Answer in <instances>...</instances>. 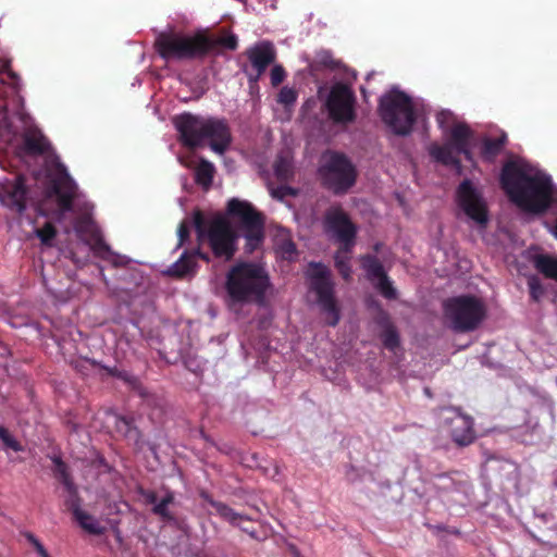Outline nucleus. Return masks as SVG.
<instances>
[{"mask_svg": "<svg viewBox=\"0 0 557 557\" xmlns=\"http://www.w3.org/2000/svg\"><path fill=\"white\" fill-rule=\"evenodd\" d=\"M500 184L510 200L525 212L544 213L553 202L554 186L550 176L544 173L529 175L515 162H507L503 166Z\"/></svg>", "mask_w": 557, "mask_h": 557, "instance_id": "1", "label": "nucleus"}, {"mask_svg": "<svg viewBox=\"0 0 557 557\" xmlns=\"http://www.w3.org/2000/svg\"><path fill=\"white\" fill-rule=\"evenodd\" d=\"M154 46L159 55L166 61L201 60L210 53L218 52L219 48L236 50L238 38L235 34L214 37L202 30L188 35L169 29L157 35Z\"/></svg>", "mask_w": 557, "mask_h": 557, "instance_id": "2", "label": "nucleus"}, {"mask_svg": "<svg viewBox=\"0 0 557 557\" xmlns=\"http://www.w3.org/2000/svg\"><path fill=\"white\" fill-rule=\"evenodd\" d=\"M270 287V276L262 265L239 262L226 273L224 301L228 310L239 314L245 306H263Z\"/></svg>", "mask_w": 557, "mask_h": 557, "instance_id": "3", "label": "nucleus"}, {"mask_svg": "<svg viewBox=\"0 0 557 557\" xmlns=\"http://www.w3.org/2000/svg\"><path fill=\"white\" fill-rule=\"evenodd\" d=\"M173 125L178 133L180 141L190 149L210 139L211 149L222 154L232 141L231 131L225 120L184 112L173 117Z\"/></svg>", "mask_w": 557, "mask_h": 557, "instance_id": "4", "label": "nucleus"}, {"mask_svg": "<svg viewBox=\"0 0 557 557\" xmlns=\"http://www.w3.org/2000/svg\"><path fill=\"white\" fill-rule=\"evenodd\" d=\"M193 225L199 244L208 242L216 258L232 259L236 250L237 235L223 218L215 216L208 221L200 210H196Z\"/></svg>", "mask_w": 557, "mask_h": 557, "instance_id": "5", "label": "nucleus"}, {"mask_svg": "<svg viewBox=\"0 0 557 557\" xmlns=\"http://www.w3.org/2000/svg\"><path fill=\"white\" fill-rule=\"evenodd\" d=\"M446 324L455 332L467 333L476 330L486 317L484 302L471 295L450 297L443 304Z\"/></svg>", "mask_w": 557, "mask_h": 557, "instance_id": "6", "label": "nucleus"}, {"mask_svg": "<svg viewBox=\"0 0 557 557\" xmlns=\"http://www.w3.org/2000/svg\"><path fill=\"white\" fill-rule=\"evenodd\" d=\"M379 112L382 121L399 136H408L413 128L417 116L411 98L393 87L387 94L381 96Z\"/></svg>", "mask_w": 557, "mask_h": 557, "instance_id": "7", "label": "nucleus"}, {"mask_svg": "<svg viewBox=\"0 0 557 557\" xmlns=\"http://www.w3.org/2000/svg\"><path fill=\"white\" fill-rule=\"evenodd\" d=\"M318 172L322 185L337 196L346 194L357 181V170L351 160L336 151L323 157Z\"/></svg>", "mask_w": 557, "mask_h": 557, "instance_id": "8", "label": "nucleus"}, {"mask_svg": "<svg viewBox=\"0 0 557 557\" xmlns=\"http://www.w3.org/2000/svg\"><path fill=\"white\" fill-rule=\"evenodd\" d=\"M309 289L317 295V302L326 315V323L331 326L339 322V309L334 296V284L327 267L322 263L311 262L309 272Z\"/></svg>", "mask_w": 557, "mask_h": 557, "instance_id": "9", "label": "nucleus"}, {"mask_svg": "<svg viewBox=\"0 0 557 557\" xmlns=\"http://www.w3.org/2000/svg\"><path fill=\"white\" fill-rule=\"evenodd\" d=\"M228 214L237 222L247 240V250L252 251L263 238V220L248 201L233 198L227 203Z\"/></svg>", "mask_w": 557, "mask_h": 557, "instance_id": "10", "label": "nucleus"}, {"mask_svg": "<svg viewBox=\"0 0 557 557\" xmlns=\"http://www.w3.org/2000/svg\"><path fill=\"white\" fill-rule=\"evenodd\" d=\"M228 214L237 222L247 240V250L252 251L263 238V220L248 201L233 198L227 203Z\"/></svg>", "mask_w": 557, "mask_h": 557, "instance_id": "11", "label": "nucleus"}, {"mask_svg": "<svg viewBox=\"0 0 557 557\" xmlns=\"http://www.w3.org/2000/svg\"><path fill=\"white\" fill-rule=\"evenodd\" d=\"M76 184L70 176L65 165L58 163L54 172L48 175V186L46 197L55 198L61 213H65L73 208V198L76 193Z\"/></svg>", "mask_w": 557, "mask_h": 557, "instance_id": "12", "label": "nucleus"}, {"mask_svg": "<svg viewBox=\"0 0 557 557\" xmlns=\"http://www.w3.org/2000/svg\"><path fill=\"white\" fill-rule=\"evenodd\" d=\"M75 231L81 235H88L87 240L90 249L98 258L110 262L114 267H124L128 263L129 259L125 256L119 255L110 248L104 242L100 230L88 219L81 220L75 225Z\"/></svg>", "mask_w": 557, "mask_h": 557, "instance_id": "13", "label": "nucleus"}, {"mask_svg": "<svg viewBox=\"0 0 557 557\" xmlns=\"http://www.w3.org/2000/svg\"><path fill=\"white\" fill-rule=\"evenodd\" d=\"M324 227L339 247H355L357 227L342 208H332L325 214Z\"/></svg>", "mask_w": 557, "mask_h": 557, "instance_id": "14", "label": "nucleus"}, {"mask_svg": "<svg viewBox=\"0 0 557 557\" xmlns=\"http://www.w3.org/2000/svg\"><path fill=\"white\" fill-rule=\"evenodd\" d=\"M459 206L469 219L480 227H485L488 222L486 205L469 180H465L458 187Z\"/></svg>", "mask_w": 557, "mask_h": 557, "instance_id": "15", "label": "nucleus"}, {"mask_svg": "<svg viewBox=\"0 0 557 557\" xmlns=\"http://www.w3.org/2000/svg\"><path fill=\"white\" fill-rule=\"evenodd\" d=\"M354 104L355 95L345 85L334 88L326 102L330 116L337 123H350L355 120Z\"/></svg>", "mask_w": 557, "mask_h": 557, "instance_id": "16", "label": "nucleus"}, {"mask_svg": "<svg viewBox=\"0 0 557 557\" xmlns=\"http://www.w3.org/2000/svg\"><path fill=\"white\" fill-rule=\"evenodd\" d=\"M247 57L256 74L250 81H257L264 73L267 67L275 61L276 52L270 41H262L247 50Z\"/></svg>", "mask_w": 557, "mask_h": 557, "instance_id": "17", "label": "nucleus"}, {"mask_svg": "<svg viewBox=\"0 0 557 557\" xmlns=\"http://www.w3.org/2000/svg\"><path fill=\"white\" fill-rule=\"evenodd\" d=\"M196 258H201L205 261L210 260L209 255L202 252L200 248H196L194 250H185L178 260L169 267L166 274L177 278L194 276L198 267Z\"/></svg>", "mask_w": 557, "mask_h": 557, "instance_id": "18", "label": "nucleus"}, {"mask_svg": "<svg viewBox=\"0 0 557 557\" xmlns=\"http://www.w3.org/2000/svg\"><path fill=\"white\" fill-rule=\"evenodd\" d=\"M455 416L451 418V438L458 446H468L474 438L473 420L462 414L458 408H449Z\"/></svg>", "mask_w": 557, "mask_h": 557, "instance_id": "19", "label": "nucleus"}, {"mask_svg": "<svg viewBox=\"0 0 557 557\" xmlns=\"http://www.w3.org/2000/svg\"><path fill=\"white\" fill-rule=\"evenodd\" d=\"M472 131L466 123H457L450 128V146L454 150L463 154L466 159H471L470 141L472 139Z\"/></svg>", "mask_w": 557, "mask_h": 557, "instance_id": "20", "label": "nucleus"}, {"mask_svg": "<svg viewBox=\"0 0 557 557\" xmlns=\"http://www.w3.org/2000/svg\"><path fill=\"white\" fill-rule=\"evenodd\" d=\"M23 150L29 156H40L50 148L48 139L36 127L27 128L23 136Z\"/></svg>", "mask_w": 557, "mask_h": 557, "instance_id": "21", "label": "nucleus"}, {"mask_svg": "<svg viewBox=\"0 0 557 557\" xmlns=\"http://www.w3.org/2000/svg\"><path fill=\"white\" fill-rule=\"evenodd\" d=\"M112 418L114 420V431L123 436L129 444L140 448L141 435L139 430L134 425L133 419L120 414H113Z\"/></svg>", "mask_w": 557, "mask_h": 557, "instance_id": "22", "label": "nucleus"}, {"mask_svg": "<svg viewBox=\"0 0 557 557\" xmlns=\"http://www.w3.org/2000/svg\"><path fill=\"white\" fill-rule=\"evenodd\" d=\"M199 497L215 509L216 513L232 525H239L238 520L246 518L243 513L236 512L228 505L214 500L205 490L199 492Z\"/></svg>", "mask_w": 557, "mask_h": 557, "instance_id": "23", "label": "nucleus"}, {"mask_svg": "<svg viewBox=\"0 0 557 557\" xmlns=\"http://www.w3.org/2000/svg\"><path fill=\"white\" fill-rule=\"evenodd\" d=\"M430 156L436 160L437 162L444 164L454 166L457 170L461 169V162L460 160L454 154V148L448 146H438V145H432L429 148Z\"/></svg>", "mask_w": 557, "mask_h": 557, "instance_id": "24", "label": "nucleus"}, {"mask_svg": "<svg viewBox=\"0 0 557 557\" xmlns=\"http://www.w3.org/2000/svg\"><path fill=\"white\" fill-rule=\"evenodd\" d=\"M215 174V166L212 162L201 158L198 165L195 168V182L203 189L208 190Z\"/></svg>", "mask_w": 557, "mask_h": 557, "instance_id": "25", "label": "nucleus"}, {"mask_svg": "<svg viewBox=\"0 0 557 557\" xmlns=\"http://www.w3.org/2000/svg\"><path fill=\"white\" fill-rule=\"evenodd\" d=\"M73 518L77 524L89 534L102 535L106 532V528L100 524L99 520L83 509L73 513Z\"/></svg>", "mask_w": 557, "mask_h": 557, "instance_id": "26", "label": "nucleus"}, {"mask_svg": "<svg viewBox=\"0 0 557 557\" xmlns=\"http://www.w3.org/2000/svg\"><path fill=\"white\" fill-rule=\"evenodd\" d=\"M354 247H339L334 255L335 267L345 281L351 277L350 259Z\"/></svg>", "mask_w": 557, "mask_h": 557, "instance_id": "27", "label": "nucleus"}, {"mask_svg": "<svg viewBox=\"0 0 557 557\" xmlns=\"http://www.w3.org/2000/svg\"><path fill=\"white\" fill-rule=\"evenodd\" d=\"M361 267L366 271L367 278L374 283L386 275L382 262L373 255H364L360 259Z\"/></svg>", "mask_w": 557, "mask_h": 557, "instance_id": "28", "label": "nucleus"}, {"mask_svg": "<svg viewBox=\"0 0 557 557\" xmlns=\"http://www.w3.org/2000/svg\"><path fill=\"white\" fill-rule=\"evenodd\" d=\"M273 170L276 178L282 182H287L294 175L293 162L290 158L284 153H280L276 157Z\"/></svg>", "mask_w": 557, "mask_h": 557, "instance_id": "29", "label": "nucleus"}, {"mask_svg": "<svg viewBox=\"0 0 557 557\" xmlns=\"http://www.w3.org/2000/svg\"><path fill=\"white\" fill-rule=\"evenodd\" d=\"M507 141V135L502 133L497 138H485L482 145V156L484 159L492 161L498 156Z\"/></svg>", "mask_w": 557, "mask_h": 557, "instance_id": "30", "label": "nucleus"}, {"mask_svg": "<svg viewBox=\"0 0 557 557\" xmlns=\"http://www.w3.org/2000/svg\"><path fill=\"white\" fill-rule=\"evenodd\" d=\"M534 267L546 277L557 281V258L547 255L536 256Z\"/></svg>", "mask_w": 557, "mask_h": 557, "instance_id": "31", "label": "nucleus"}, {"mask_svg": "<svg viewBox=\"0 0 557 557\" xmlns=\"http://www.w3.org/2000/svg\"><path fill=\"white\" fill-rule=\"evenodd\" d=\"M432 485L438 494H447L458 490L456 481L448 473L432 475Z\"/></svg>", "mask_w": 557, "mask_h": 557, "instance_id": "32", "label": "nucleus"}, {"mask_svg": "<svg viewBox=\"0 0 557 557\" xmlns=\"http://www.w3.org/2000/svg\"><path fill=\"white\" fill-rule=\"evenodd\" d=\"M64 490L66 491L67 494L64 504L73 515L77 512L79 509H82L83 499L79 496L78 488L75 484L67 486Z\"/></svg>", "mask_w": 557, "mask_h": 557, "instance_id": "33", "label": "nucleus"}, {"mask_svg": "<svg viewBox=\"0 0 557 557\" xmlns=\"http://www.w3.org/2000/svg\"><path fill=\"white\" fill-rule=\"evenodd\" d=\"M337 65L338 62L333 59V55L330 51L321 50L315 53L311 67L313 70L335 69Z\"/></svg>", "mask_w": 557, "mask_h": 557, "instance_id": "34", "label": "nucleus"}, {"mask_svg": "<svg viewBox=\"0 0 557 557\" xmlns=\"http://www.w3.org/2000/svg\"><path fill=\"white\" fill-rule=\"evenodd\" d=\"M380 338L384 347L391 351H395L400 345L399 334L395 326L381 331Z\"/></svg>", "mask_w": 557, "mask_h": 557, "instance_id": "35", "label": "nucleus"}, {"mask_svg": "<svg viewBox=\"0 0 557 557\" xmlns=\"http://www.w3.org/2000/svg\"><path fill=\"white\" fill-rule=\"evenodd\" d=\"M374 287L381 293V295L386 299H396L397 290L393 285V282L387 276V274L373 283Z\"/></svg>", "mask_w": 557, "mask_h": 557, "instance_id": "36", "label": "nucleus"}, {"mask_svg": "<svg viewBox=\"0 0 557 557\" xmlns=\"http://www.w3.org/2000/svg\"><path fill=\"white\" fill-rule=\"evenodd\" d=\"M0 441L2 442L4 450H13L15 453L23 451L22 444L14 437V435L4 426L0 425Z\"/></svg>", "mask_w": 557, "mask_h": 557, "instance_id": "37", "label": "nucleus"}, {"mask_svg": "<svg viewBox=\"0 0 557 557\" xmlns=\"http://www.w3.org/2000/svg\"><path fill=\"white\" fill-rule=\"evenodd\" d=\"M26 195L27 190L22 184H17L12 191V207L18 213H23L26 210Z\"/></svg>", "mask_w": 557, "mask_h": 557, "instance_id": "38", "label": "nucleus"}, {"mask_svg": "<svg viewBox=\"0 0 557 557\" xmlns=\"http://www.w3.org/2000/svg\"><path fill=\"white\" fill-rule=\"evenodd\" d=\"M53 462L55 465V470H54L55 476L61 482L63 487L65 488L70 485H74L75 483L73 482V480L67 471L66 465L60 458H54Z\"/></svg>", "mask_w": 557, "mask_h": 557, "instance_id": "39", "label": "nucleus"}, {"mask_svg": "<svg viewBox=\"0 0 557 557\" xmlns=\"http://www.w3.org/2000/svg\"><path fill=\"white\" fill-rule=\"evenodd\" d=\"M298 98V92L296 89L290 88L288 86H284L278 95H277V102L285 108L293 107Z\"/></svg>", "mask_w": 557, "mask_h": 557, "instance_id": "40", "label": "nucleus"}, {"mask_svg": "<svg viewBox=\"0 0 557 557\" xmlns=\"http://www.w3.org/2000/svg\"><path fill=\"white\" fill-rule=\"evenodd\" d=\"M35 233L42 245L51 247L52 242L57 235V230L51 223H46L42 228H37Z\"/></svg>", "mask_w": 557, "mask_h": 557, "instance_id": "41", "label": "nucleus"}, {"mask_svg": "<svg viewBox=\"0 0 557 557\" xmlns=\"http://www.w3.org/2000/svg\"><path fill=\"white\" fill-rule=\"evenodd\" d=\"M455 120V114L448 109L441 110L436 114V122L438 124V127L444 132H447L449 129L450 124L454 123Z\"/></svg>", "mask_w": 557, "mask_h": 557, "instance_id": "42", "label": "nucleus"}, {"mask_svg": "<svg viewBox=\"0 0 557 557\" xmlns=\"http://www.w3.org/2000/svg\"><path fill=\"white\" fill-rule=\"evenodd\" d=\"M528 287L530 292V296L533 300L537 301L544 294V288L541 284V281L537 276L532 275L528 278Z\"/></svg>", "mask_w": 557, "mask_h": 557, "instance_id": "43", "label": "nucleus"}, {"mask_svg": "<svg viewBox=\"0 0 557 557\" xmlns=\"http://www.w3.org/2000/svg\"><path fill=\"white\" fill-rule=\"evenodd\" d=\"M152 513L160 517L163 521L166 522H174L175 517L174 515L169 510V508L164 505V503H161L160 499L156 503V506L151 509Z\"/></svg>", "mask_w": 557, "mask_h": 557, "instance_id": "44", "label": "nucleus"}, {"mask_svg": "<svg viewBox=\"0 0 557 557\" xmlns=\"http://www.w3.org/2000/svg\"><path fill=\"white\" fill-rule=\"evenodd\" d=\"M374 323L381 329V331H384V330H387L393 325V323L391 322V318L388 315V313L382 309L380 306H377V311L374 315Z\"/></svg>", "mask_w": 557, "mask_h": 557, "instance_id": "45", "label": "nucleus"}, {"mask_svg": "<svg viewBox=\"0 0 557 557\" xmlns=\"http://www.w3.org/2000/svg\"><path fill=\"white\" fill-rule=\"evenodd\" d=\"M271 196L274 198V199H277V200H283L284 198L290 196V197H295L297 195V190L293 187H289V186H278V187H275V188H271Z\"/></svg>", "mask_w": 557, "mask_h": 557, "instance_id": "46", "label": "nucleus"}, {"mask_svg": "<svg viewBox=\"0 0 557 557\" xmlns=\"http://www.w3.org/2000/svg\"><path fill=\"white\" fill-rule=\"evenodd\" d=\"M111 373H112V375L116 376L117 379L124 381L126 384H128L133 388H136L139 385V381H138L137 376L133 375L132 373H129L125 370L114 369V371H112Z\"/></svg>", "mask_w": 557, "mask_h": 557, "instance_id": "47", "label": "nucleus"}, {"mask_svg": "<svg viewBox=\"0 0 557 557\" xmlns=\"http://www.w3.org/2000/svg\"><path fill=\"white\" fill-rule=\"evenodd\" d=\"M23 536L34 546V548L36 549V552L41 556V557H50L48 552L46 550V548L44 547V545L40 543V541L32 533V532H28V531H25L22 533Z\"/></svg>", "mask_w": 557, "mask_h": 557, "instance_id": "48", "label": "nucleus"}, {"mask_svg": "<svg viewBox=\"0 0 557 557\" xmlns=\"http://www.w3.org/2000/svg\"><path fill=\"white\" fill-rule=\"evenodd\" d=\"M271 84L272 86H278L286 77V72L282 65H274L271 70Z\"/></svg>", "mask_w": 557, "mask_h": 557, "instance_id": "49", "label": "nucleus"}, {"mask_svg": "<svg viewBox=\"0 0 557 557\" xmlns=\"http://www.w3.org/2000/svg\"><path fill=\"white\" fill-rule=\"evenodd\" d=\"M345 478L348 482L355 483L361 479V471L352 465L345 467Z\"/></svg>", "mask_w": 557, "mask_h": 557, "instance_id": "50", "label": "nucleus"}, {"mask_svg": "<svg viewBox=\"0 0 557 557\" xmlns=\"http://www.w3.org/2000/svg\"><path fill=\"white\" fill-rule=\"evenodd\" d=\"M178 244L177 247H181L189 237V225L186 221H183L177 228Z\"/></svg>", "mask_w": 557, "mask_h": 557, "instance_id": "51", "label": "nucleus"}, {"mask_svg": "<svg viewBox=\"0 0 557 557\" xmlns=\"http://www.w3.org/2000/svg\"><path fill=\"white\" fill-rule=\"evenodd\" d=\"M246 518L238 520L239 525H236L243 532L247 533L251 539L258 540V533L253 528H249L243 524L244 521H250L251 519L244 515Z\"/></svg>", "mask_w": 557, "mask_h": 557, "instance_id": "52", "label": "nucleus"}, {"mask_svg": "<svg viewBox=\"0 0 557 557\" xmlns=\"http://www.w3.org/2000/svg\"><path fill=\"white\" fill-rule=\"evenodd\" d=\"M282 253L290 258L296 252V246L293 242H284L281 246Z\"/></svg>", "mask_w": 557, "mask_h": 557, "instance_id": "53", "label": "nucleus"}, {"mask_svg": "<svg viewBox=\"0 0 557 557\" xmlns=\"http://www.w3.org/2000/svg\"><path fill=\"white\" fill-rule=\"evenodd\" d=\"M4 74L7 75L8 79H10L8 84L11 86L12 89L16 90L18 87L20 77L10 70L5 71Z\"/></svg>", "mask_w": 557, "mask_h": 557, "instance_id": "54", "label": "nucleus"}, {"mask_svg": "<svg viewBox=\"0 0 557 557\" xmlns=\"http://www.w3.org/2000/svg\"><path fill=\"white\" fill-rule=\"evenodd\" d=\"M141 495L144 496L147 504L156 506L158 502V495L153 491H143Z\"/></svg>", "mask_w": 557, "mask_h": 557, "instance_id": "55", "label": "nucleus"}, {"mask_svg": "<svg viewBox=\"0 0 557 557\" xmlns=\"http://www.w3.org/2000/svg\"><path fill=\"white\" fill-rule=\"evenodd\" d=\"M161 503H164V505L169 508L170 505H172L175 500L174 493L172 491H166L165 495L160 498Z\"/></svg>", "mask_w": 557, "mask_h": 557, "instance_id": "56", "label": "nucleus"}, {"mask_svg": "<svg viewBox=\"0 0 557 557\" xmlns=\"http://www.w3.org/2000/svg\"><path fill=\"white\" fill-rule=\"evenodd\" d=\"M185 364H186V368L193 372H197V370L199 369V366L195 364V361L190 360V359H187L185 361Z\"/></svg>", "mask_w": 557, "mask_h": 557, "instance_id": "57", "label": "nucleus"}, {"mask_svg": "<svg viewBox=\"0 0 557 557\" xmlns=\"http://www.w3.org/2000/svg\"><path fill=\"white\" fill-rule=\"evenodd\" d=\"M382 247H383L382 243H376V244H374L373 249L375 252H379Z\"/></svg>", "mask_w": 557, "mask_h": 557, "instance_id": "58", "label": "nucleus"}, {"mask_svg": "<svg viewBox=\"0 0 557 557\" xmlns=\"http://www.w3.org/2000/svg\"><path fill=\"white\" fill-rule=\"evenodd\" d=\"M360 91H361V94H362V96H363V99H364V100H367L368 95H367V90H366V88H364V87H361V88H360Z\"/></svg>", "mask_w": 557, "mask_h": 557, "instance_id": "59", "label": "nucleus"}, {"mask_svg": "<svg viewBox=\"0 0 557 557\" xmlns=\"http://www.w3.org/2000/svg\"><path fill=\"white\" fill-rule=\"evenodd\" d=\"M373 74H374L373 72L369 73V74L367 75V81H369L370 78H372V75H373Z\"/></svg>", "mask_w": 557, "mask_h": 557, "instance_id": "60", "label": "nucleus"}, {"mask_svg": "<svg viewBox=\"0 0 557 557\" xmlns=\"http://www.w3.org/2000/svg\"><path fill=\"white\" fill-rule=\"evenodd\" d=\"M5 83H7V82H5L4 77H3V76H0V84H5Z\"/></svg>", "mask_w": 557, "mask_h": 557, "instance_id": "61", "label": "nucleus"}, {"mask_svg": "<svg viewBox=\"0 0 557 557\" xmlns=\"http://www.w3.org/2000/svg\"><path fill=\"white\" fill-rule=\"evenodd\" d=\"M424 392L426 393V395H430L429 388H425Z\"/></svg>", "mask_w": 557, "mask_h": 557, "instance_id": "62", "label": "nucleus"}, {"mask_svg": "<svg viewBox=\"0 0 557 557\" xmlns=\"http://www.w3.org/2000/svg\"><path fill=\"white\" fill-rule=\"evenodd\" d=\"M39 212H40L41 214H45V213L42 212V208H41V207H39Z\"/></svg>", "mask_w": 557, "mask_h": 557, "instance_id": "63", "label": "nucleus"}, {"mask_svg": "<svg viewBox=\"0 0 557 557\" xmlns=\"http://www.w3.org/2000/svg\"><path fill=\"white\" fill-rule=\"evenodd\" d=\"M554 484H555V486L557 487V476H556V480H555V483H554Z\"/></svg>", "mask_w": 557, "mask_h": 557, "instance_id": "64", "label": "nucleus"}]
</instances>
